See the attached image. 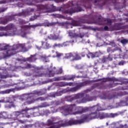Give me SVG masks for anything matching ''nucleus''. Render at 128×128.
Masks as SVG:
<instances>
[{
  "instance_id": "nucleus-54",
  "label": "nucleus",
  "mask_w": 128,
  "mask_h": 128,
  "mask_svg": "<svg viewBox=\"0 0 128 128\" xmlns=\"http://www.w3.org/2000/svg\"><path fill=\"white\" fill-rule=\"evenodd\" d=\"M84 36V34L83 32L80 33L79 34H76V38H82Z\"/></svg>"
},
{
  "instance_id": "nucleus-56",
  "label": "nucleus",
  "mask_w": 128,
  "mask_h": 128,
  "mask_svg": "<svg viewBox=\"0 0 128 128\" xmlns=\"http://www.w3.org/2000/svg\"><path fill=\"white\" fill-rule=\"evenodd\" d=\"M76 86V84L72 82H66V86Z\"/></svg>"
},
{
  "instance_id": "nucleus-29",
  "label": "nucleus",
  "mask_w": 128,
  "mask_h": 128,
  "mask_svg": "<svg viewBox=\"0 0 128 128\" xmlns=\"http://www.w3.org/2000/svg\"><path fill=\"white\" fill-rule=\"evenodd\" d=\"M115 82H122L124 84H128V79L124 78H115Z\"/></svg>"
},
{
  "instance_id": "nucleus-41",
  "label": "nucleus",
  "mask_w": 128,
  "mask_h": 128,
  "mask_svg": "<svg viewBox=\"0 0 128 128\" xmlns=\"http://www.w3.org/2000/svg\"><path fill=\"white\" fill-rule=\"evenodd\" d=\"M48 106H50V104H48L46 102H44L42 103L40 105H39L38 108H46Z\"/></svg>"
},
{
  "instance_id": "nucleus-61",
  "label": "nucleus",
  "mask_w": 128,
  "mask_h": 128,
  "mask_svg": "<svg viewBox=\"0 0 128 128\" xmlns=\"http://www.w3.org/2000/svg\"><path fill=\"white\" fill-rule=\"evenodd\" d=\"M46 98L44 97H39L36 99H35L36 102H38V100L44 101L46 100Z\"/></svg>"
},
{
  "instance_id": "nucleus-23",
  "label": "nucleus",
  "mask_w": 128,
  "mask_h": 128,
  "mask_svg": "<svg viewBox=\"0 0 128 128\" xmlns=\"http://www.w3.org/2000/svg\"><path fill=\"white\" fill-rule=\"evenodd\" d=\"M120 84L118 83H116V84H106L104 85H102V90H106V88H114L116 86Z\"/></svg>"
},
{
  "instance_id": "nucleus-36",
  "label": "nucleus",
  "mask_w": 128,
  "mask_h": 128,
  "mask_svg": "<svg viewBox=\"0 0 128 128\" xmlns=\"http://www.w3.org/2000/svg\"><path fill=\"white\" fill-rule=\"evenodd\" d=\"M88 52H89L88 50L87 49H86L84 52H81L80 54L82 56L83 58L86 56H87V58H90V56L88 55Z\"/></svg>"
},
{
  "instance_id": "nucleus-9",
  "label": "nucleus",
  "mask_w": 128,
  "mask_h": 128,
  "mask_svg": "<svg viewBox=\"0 0 128 128\" xmlns=\"http://www.w3.org/2000/svg\"><path fill=\"white\" fill-rule=\"evenodd\" d=\"M7 30L9 32H6L8 36H14L18 34V28L14 23H10L7 24Z\"/></svg>"
},
{
  "instance_id": "nucleus-6",
  "label": "nucleus",
  "mask_w": 128,
  "mask_h": 128,
  "mask_svg": "<svg viewBox=\"0 0 128 128\" xmlns=\"http://www.w3.org/2000/svg\"><path fill=\"white\" fill-rule=\"evenodd\" d=\"M98 118V112H92L90 114L84 116L83 118L80 120H76L74 118H71L72 120V126L74 124H84V122H88L91 120Z\"/></svg>"
},
{
  "instance_id": "nucleus-63",
  "label": "nucleus",
  "mask_w": 128,
  "mask_h": 128,
  "mask_svg": "<svg viewBox=\"0 0 128 128\" xmlns=\"http://www.w3.org/2000/svg\"><path fill=\"white\" fill-rule=\"evenodd\" d=\"M48 56L46 55L44 56H42L41 58H42V60H46V62H48Z\"/></svg>"
},
{
  "instance_id": "nucleus-18",
  "label": "nucleus",
  "mask_w": 128,
  "mask_h": 128,
  "mask_svg": "<svg viewBox=\"0 0 128 128\" xmlns=\"http://www.w3.org/2000/svg\"><path fill=\"white\" fill-rule=\"evenodd\" d=\"M74 108H76L75 104L65 106L66 112L68 114H70V112H72L74 110Z\"/></svg>"
},
{
  "instance_id": "nucleus-24",
  "label": "nucleus",
  "mask_w": 128,
  "mask_h": 128,
  "mask_svg": "<svg viewBox=\"0 0 128 128\" xmlns=\"http://www.w3.org/2000/svg\"><path fill=\"white\" fill-rule=\"evenodd\" d=\"M124 126L122 124H120L118 122H114L111 124V128H124Z\"/></svg>"
},
{
  "instance_id": "nucleus-55",
  "label": "nucleus",
  "mask_w": 128,
  "mask_h": 128,
  "mask_svg": "<svg viewBox=\"0 0 128 128\" xmlns=\"http://www.w3.org/2000/svg\"><path fill=\"white\" fill-rule=\"evenodd\" d=\"M120 42L122 44H128V40L126 38H124L123 40H120Z\"/></svg>"
},
{
  "instance_id": "nucleus-8",
  "label": "nucleus",
  "mask_w": 128,
  "mask_h": 128,
  "mask_svg": "<svg viewBox=\"0 0 128 128\" xmlns=\"http://www.w3.org/2000/svg\"><path fill=\"white\" fill-rule=\"evenodd\" d=\"M80 76H76L74 74L65 75L64 76L55 77L52 79L50 82H58L60 80H72L74 82V78H80Z\"/></svg>"
},
{
  "instance_id": "nucleus-53",
  "label": "nucleus",
  "mask_w": 128,
  "mask_h": 128,
  "mask_svg": "<svg viewBox=\"0 0 128 128\" xmlns=\"http://www.w3.org/2000/svg\"><path fill=\"white\" fill-rule=\"evenodd\" d=\"M96 106V111L98 112H100V110H102V107L98 105H96L95 106Z\"/></svg>"
},
{
  "instance_id": "nucleus-14",
  "label": "nucleus",
  "mask_w": 128,
  "mask_h": 128,
  "mask_svg": "<svg viewBox=\"0 0 128 128\" xmlns=\"http://www.w3.org/2000/svg\"><path fill=\"white\" fill-rule=\"evenodd\" d=\"M14 116L16 117V118H28L30 117V115L28 114V112H24V113L20 112H14Z\"/></svg>"
},
{
  "instance_id": "nucleus-4",
  "label": "nucleus",
  "mask_w": 128,
  "mask_h": 128,
  "mask_svg": "<svg viewBox=\"0 0 128 128\" xmlns=\"http://www.w3.org/2000/svg\"><path fill=\"white\" fill-rule=\"evenodd\" d=\"M96 16L94 14L90 15H85L78 20L73 21L70 23L73 26H82V24H88V20H95Z\"/></svg>"
},
{
  "instance_id": "nucleus-3",
  "label": "nucleus",
  "mask_w": 128,
  "mask_h": 128,
  "mask_svg": "<svg viewBox=\"0 0 128 128\" xmlns=\"http://www.w3.org/2000/svg\"><path fill=\"white\" fill-rule=\"evenodd\" d=\"M46 126H54L53 128H60L62 126H72V119L70 120H64L59 121L58 122H54L52 119H49L47 120Z\"/></svg>"
},
{
  "instance_id": "nucleus-25",
  "label": "nucleus",
  "mask_w": 128,
  "mask_h": 128,
  "mask_svg": "<svg viewBox=\"0 0 128 128\" xmlns=\"http://www.w3.org/2000/svg\"><path fill=\"white\" fill-rule=\"evenodd\" d=\"M36 54L30 55V57L26 58V62H34L36 60Z\"/></svg>"
},
{
  "instance_id": "nucleus-13",
  "label": "nucleus",
  "mask_w": 128,
  "mask_h": 128,
  "mask_svg": "<svg viewBox=\"0 0 128 128\" xmlns=\"http://www.w3.org/2000/svg\"><path fill=\"white\" fill-rule=\"evenodd\" d=\"M0 102H4V104L9 103L10 104L5 105L6 108H16V104H14V98H8L6 100H0Z\"/></svg>"
},
{
  "instance_id": "nucleus-28",
  "label": "nucleus",
  "mask_w": 128,
  "mask_h": 128,
  "mask_svg": "<svg viewBox=\"0 0 128 128\" xmlns=\"http://www.w3.org/2000/svg\"><path fill=\"white\" fill-rule=\"evenodd\" d=\"M41 44L42 46H43V48H46L47 50L50 48H52V46L48 42H45L44 41H42Z\"/></svg>"
},
{
  "instance_id": "nucleus-60",
  "label": "nucleus",
  "mask_w": 128,
  "mask_h": 128,
  "mask_svg": "<svg viewBox=\"0 0 128 128\" xmlns=\"http://www.w3.org/2000/svg\"><path fill=\"white\" fill-rule=\"evenodd\" d=\"M90 110L92 112H97L96 110V106L90 107Z\"/></svg>"
},
{
  "instance_id": "nucleus-59",
  "label": "nucleus",
  "mask_w": 128,
  "mask_h": 128,
  "mask_svg": "<svg viewBox=\"0 0 128 128\" xmlns=\"http://www.w3.org/2000/svg\"><path fill=\"white\" fill-rule=\"evenodd\" d=\"M102 62L103 64H104V62H108V58L106 56H103L102 60Z\"/></svg>"
},
{
  "instance_id": "nucleus-39",
  "label": "nucleus",
  "mask_w": 128,
  "mask_h": 128,
  "mask_svg": "<svg viewBox=\"0 0 128 128\" xmlns=\"http://www.w3.org/2000/svg\"><path fill=\"white\" fill-rule=\"evenodd\" d=\"M62 112V114L66 113V106L59 107L58 108H57V112Z\"/></svg>"
},
{
  "instance_id": "nucleus-22",
  "label": "nucleus",
  "mask_w": 128,
  "mask_h": 128,
  "mask_svg": "<svg viewBox=\"0 0 128 128\" xmlns=\"http://www.w3.org/2000/svg\"><path fill=\"white\" fill-rule=\"evenodd\" d=\"M108 118V114L104 112H98V113L97 118L100 120H104V118Z\"/></svg>"
},
{
  "instance_id": "nucleus-17",
  "label": "nucleus",
  "mask_w": 128,
  "mask_h": 128,
  "mask_svg": "<svg viewBox=\"0 0 128 128\" xmlns=\"http://www.w3.org/2000/svg\"><path fill=\"white\" fill-rule=\"evenodd\" d=\"M16 50H18L20 49L22 52H28V48L26 46V44H14V48H16Z\"/></svg>"
},
{
  "instance_id": "nucleus-52",
  "label": "nucleus",
  "mask_w": 128,
  "mask_h": 128,
  "mask_svg": "<svg viewBox=\"0 0 128 128\" xmlns=\"http://www.w3.org/2000/svg\"><path fill=\"white\" fill-rule=\"evenodd\" d=\"M52 48H62V44H56V43H55L52 46Z\"/></svg>"
},
{
  "instance_id": "nucleus-27",
  "label": "nucleus",
  "mask_w": 128,
  "mask_h": 128,
  "mask_svg": "<svg viewBox=\"0 0 128 128\" xmlns=\"http://www.w3.org/2000/svg\"><path fill=\"white\" fill-rule=\"evenodd\" d=\"M116 50H120V52L122 51V49L120 48H116L114 49L110 47H108L107 48V52H110V54H112V52H114Z\"/></svg>"
},
{
  "instance_id": "nucleus-31",
  "label": "nucleus",
  "mask_w": 128,
  "mask_h": 128,
  "mask_svg": "<svg viewBox=\"0 0 128 128\" xmlns=\"http://www.w3.org/2000/svg\"><path fill=\"white\" fill-rule=\"evenodd\" d=\"M72 60H82V57L80 56L76 52L73 53V56H72Z\"/></svg>"
},
{
  "instance_id": "nucleus-57",
  "label": "nucleus",
  "mask_w": 128,
  "mask_h": 128,
  "mask_svg": "<svg viewBox=\"0 0 128 128\" xmlns=\"http://www.w3.org/2000/svg\"><path fill=\"white\" fill-rule=\"evenodd\" d=\"M56 24V22H48L47 24V26H54Z\"/></svg>"
},
{
  "instance_id": "nucleus-32",
  "label": "nucleus",
  "mask_w": 128,
  "mask_h": 128,
  "mask_svg": "<svg viewBox=\"0 0 128 128\" xmlns=\"http://www.w3.org/2000/svg\"><path fill=\"white\" fill-rule=\"evenodd\" d=\"M11 116H12V118L13 120H18V122H20V124L24 123V120H20V118H22V117H20L19 118H16V116L14 115V112L11 115Z\"/></svg>"
},
{
  "instance_id": "nucleus-37",
  "label": "nucleus",
  "mask_w": 128,
  "mask_h": 128,
  "mask_svg": "<svg viewBox=\"0 0 128 128\" xmlns=\"http://www.w3.org/2000/svg\"><path fill=\"white\" fill-rule=\"evenodd\" d=\"M76 32V30H74V32L72 30H69L68 33V36H70L71 38H76V33H74Z\"/></svg>"
},
{
  "instance_id": "nucleus-38",
  "label": "nucleus",
  "mask_w": 128,
  "mask_h": 128,
  "mask_svg": "<svg viewBox=\"0 0 128 128\" xmlns=\"http://www.w3.org/2000/svg\"><path fill=\"white\" fill-rule=\"evenodd\" d=\"M74 42V40L67 41V42H64L62 44V48L66 47V46H70V44H72Z\"/></svg>"
},
{
  "instance_id": "nucleus-51",
  "label": "nucleus",
  "mask_w": 128,
  "mask_h": 128,
  "mask_svg": "<svg viewBox=\"0 0 128 128\" xmlns=\"http://www.w3.org/2000/svg\"><path fill=\"white\" fill-rule=\"evenodd\" d=\"M94 88H96V85L92 86L90 88L87 89L85 92H92V90H94Z\"/></svg>"
},
{
  "instance_id": "nucleus-33",
  "label": "nucleus",
  "mask_w": 128,
  "mask_h": 128,
  "mask_svg": "<svg viewBox=\"0 0 128 128\" xmlns=\"http://www.w3.org/2000/svg\"><path fill=\"white\" fill-rule=\"evenodd\" d=\"M40 70H42V68L40 67H36L34 68V72L37 76H42V74H40Z\"/></svg>"
},
{
  "instance_id": "nucleus-42",
  "label": "nucleus",
  "mask_w": 128,
  "mask_h": 128,
  "mask_svg": "<svg viewBox=\"0 0 128 128\" xmlns=\"http://www.w3.org/2000/svg\"><path fill=\"white\" fill-rule=\"evenodd\" d=\"M3 52H0V58H6V51L3 50Z\"/></svg>"
},
{
  "instance_id": "nucleus-45",
  "label": "nucleus",
  "mask_w": 128,
  "mask_h": 128,
  "mask_svg": "<svg viewBox=\"0 0 128 128\" xmlns=\"http://www.w3.org/2000/svg\"><path fill=\"white\" fill-rule=\"evenodd\" d=\"M126 94H128V92L126 91L120 92L117 93V96H126Z\"/></svg>"
},
{
  "instance_id": "nucleus-16",
  "label": "nucleus",
  "mask_w": 128,
  "mask_h": 128,
  "mask_svg": "<svg viewBox=\"0 0 128 128\" xmlns=\"http://www.w3.org/2000/svg\"><path fill=\"white\" fill-rule=\"evenodd\" d=\"M13 20L14 18L12 16H6L4 18H0V24L6 26V24H8L10 22H12V20Z\"/></svg>"
},
{
  "instance_id": "nucleus-44",
  "label": "nucleus",
  "mask_w": 128,
  "mask_h": 128,
  "mask_svg": "<svg viewBox=\"0 0 128 128\" xmlns=\"http://www.w3.org/2000/svg\"><path fill=\"white\" fill-rule=\"evenodd\" d=\"M72 56H73V53L70 52V53L65 54V56L64 58H66L67 60H68V58H72Z\"/></svg>"
},
{
  "instance_id": "nucleus-7",
  "label": "nucleus",
  "mask_w": 128,
  "mask_h": 128,
  "mask_svg": "<svg viewBox=\"0 0 128 128\" xmlns=\"http://www.w3.org/2000/svg\"><path fill=\"white\" fill-rule=\"evenodd\" d=\"M92 84L90 80H86L84 82L76 83V86L70 88H66L63 90V92H64L65 94L66 92H78V90H80L83 86H88V84Z\"/></svg>"
},
{
  "instance_id": "nucleus-48",
  "label": "nucleus",
  "mask_w": 128,
  "mask_h": 128,
  "mask_svg": "<svg viewBox=\"0 0 128 128\" xmlns=\"http://www.w3.org/2000/svg\"><path fill=\"white\" fill-rule=\"evenodd\" d=\"M62 68H60L58 70H56L54 74H62L63 72Z\"/></svg>"
},
{
  "instance_id": "nucleus-47",
  "label": "nucleus",
  "mask_w": 128,
  "mask_h": 128,
  "mask_svg": "<svg viewBox=\"0 0 128 128\" xmlns=\"http://www.w3.org/2000/svg\"><path fill=\"white\" fill-rule=\"evenodd\" d=\"M118 116V113H110V114H108V118H116V116Z\"/></svg>"
},
{
  "instance_id": "nucleus-58",
  "label": "nucleus",
  "mask_w": 128,
  "mask_h": 128,
  "mask_svg": "<svg viewBox=\"0 0 128 128\" xmlns=\"http://www.w3.org/2000/svg\"><path fill=\"white\" fill-rule=\"evenodd\" d=\"M38 26H42V24H36L31 25L30 28H36Z\"/></svg>"
},
{
  "instance_id": "nucleus-34",
  "label": "nucleus",
  "mask_w": 128,
  "mask_h": 128,
  "mask_svg": "<svg viewBox=\"0 0 128 128\" xmlns=\"http://www.w3.org/2000/svg\"><path fill=\"white\" fill-rule=\"evenodd\" d=\"M48 38L49 40H56L60 38L56 34H50Z\"/></svg>"
},
{
  "instance_id": "nucleus-43",
  "label": "nucleus",
  "mask_w": 128,
  "mask_h": 128,
  "mask_svg": "<svg viewBox=\"0 0 128 128\" xmlns=\"http://www.w3.org/2000/svg\"><path fill=\"white\" fill-rule=\"evenodd\" d=\"M96 52L92 53V52H88V54L92 58H98V54H96Z\"/></svg>"
},
{
  "instance_id": "nucleus-62",
  "label": "nucleus",
  "mask_w": 128,
  "mask_h": 128,
  "mask_svg": "<svg viewBox=\"0 0 128 128\" xmlns=\"http://www.w3.org/2000/svg\"><path fill=\"white\" fill-rule=\"evenodd\" d=\"M64 56V54L56 52V58H60V56Z\"/></svg>"
},
{
  "instance_id": "nucleus-49",
  "label": "nucleus",
  "mask_w": 128,
  "mask_h": 128,
  "mask_svg": "<svg viewBox=\"0 0 128 128\" xmlns=\"http://www.w3.org/2000/svg\"><path fill=\"white\" fill-rule=\"evenodd\" d=\"M54 74H56V73L52 70H50L48 74V78H51L52 76H54Z\"/></svg>"
},
{
  "instance_id": "nucleus-20",
  "label": "nucleus",
  "mask_w": 128,
  "mask_h": 128,
  "mask_svg": "<svg viewBox=\"0 0 128 128\" xmlns=\"http://www.w3.org/2000/svg\"><path fill=\"white\" fill-rule=\"evenodd\" d=\"M34 12V8H31L30 10L28 9L22 12V13L19 14L20 16H30V14H32V12Z\"/></svg>"
},
{
  "instance_id": "nucleus-21",
  "label": "nucleus",
  "mask_w": 128,
  "mask_h": 128,
  "mask_svg": "<svg viewBox=\"0 0 128 128\" xmlns=\"http://www.w3.org/2000/svg\"><path fill=\"white\" fill-rule=\"evenodd\" d=\"M99 20H100L101 22H101L100 23V24H108V26H112V20L110 19H103L102 20L100 18H98Z\"/></svg>"
},
{
  "instance_id": "nucleus-2",
  "label": "nucleus",
  "mask_w": 128,
  "mask_h": 128,
  "mask_svg": "<svg viewBox=\"0 0 128 128\" xmlns=\"http://www.w3.org/2000/svg\"><path fill=\"white\" fill-rule=\"evenodd\" d=\"M36 7L38 12H40L44 14L46 12H62V10H64V8L62 7H56L54 6V4H38L36 5Z\"/></svg>"
},
{
  "instance_id": "nucleus-10",
  "label": "nucleus",
  "mask_w": 128,
  "mask_h": 128,
  "mask_svg": "<svg viewBox=\"0 0 128 128\" xmlns=\"http://www.w3.org/2000/svg\"><path fill=\"white\" fill-rule=\"evenodd\" d=\"M14 44L12 46H10L8 45H6L4 46L2 50H5V53L6 54V57L8 58L13 54H16L18 51H16V48H14Z\"/></svg>"
},
{
  "instance_id": "nucleus-26",
  "label": "nucleus",
  "mask_w": 128,
  "mask_h": 128,
  "mask_svg": "<svg viewBox=\"0 0 128 128\" xmlns=\"http://www.w3.org/2000/svg\"><path fill=\"white\" fill-rule=\"evenodd\" d=\"M10 78L8 71L4 70L2 73L0 72V78Z\"/></svg>"
},
{
  "instance_id": "nucleus-11",
  "label": "nucleus",
  "mask_w": 128,
  "mask_h": 128,
  "mask_svg": "<svg viewBox=\"0 0 128 128\" xmlns=\"http://www.w3.org/2000/svg\"><path fill=\"white\" fill-rule=\"evenodd\" d=\"M22 2H24V4L28 6H34L36 4H38L40 2H46L48 0H54L56 2H64V0H21Z\"/></svg>"
},
{
  "instance_id": "nucleus-46",
  "label": "nucleus",
  "mask_w": 128,
  "mask_h": 128,
  "mask_svg": "<svg viewBox=\"0 0 128 128\" xmlns=\"http://www.w3.org/2000/svg\"><path fill=\"white\" fill-rule=\"evenodd\" d=\"M57 86L61 88H62L64 86H66V82H59L57 84Z\"/></svg>"
},
{
  "instance_id": "nucleus-35",
  "label": "nucleus",
  "mask_w": 128,
  "mask_h": 128,
  "mask_svg": "<svg viewBox=\"0 0 128 128\" xmlns=\"http://www.w3.org/2000/svg\"><path fill=\"white\" fill-rule=\"evenodd\" d=\"M88 110V108H83L81 110H78L75 112L74 114H84V112H86Z\"/></svg>"
},
{
  "instance_id": "nucleus-1",
  "label": "nucleus",
  "mask_w": 128,
  "mask_h": 128,
  "mask_svg": "<svg viewBox=\"0 0 128 128\" xmlns=\"http://www.w3.org/2000/svg\"><path fill=\"white\" fill-rule=\"evenodd\" d=\"M92 2L94 5L98 8H102L106 4L107 2H112L113 4H116L118 0H73V14L74 12H82L84 9L80 6H82V2H86V4L83 5L86 8V3ZM126 2V0H124Z\"/></svg>"
},
{
  "instance_id": "nucleus-5",
  "label": "nucleus",
  "mask_w": 128,
  "mask_h": 128,
  "mask_svg": "<svg viewBox=\"0 0 128 128\" xmlns=\"http://www.w3.org/2000/svg\"><path fill=\"white\" fill-rule=\"evenodd\" d=\"M46 93V89H42L40 90H35L32 92L31 93L28 94V96L26 97V100H27L24 102V106H27L28 104H32L36 102V99L34 98H36V96H44L45 94Z\"/></svg>"
},
{
  "instance_id": "nucleus-64",
  "label": "nucleus",
  "mask_w": 128,
  "mask_h": 128,
  "mask_svg": "<svg viewBox=\"0 0 128 128\" xmlns=\"http://www.w3.org/2000/svg\"><path fill=\"white\" fill-rule=\"evenodd\" d=\"M0 29L2 30L8 32V26L6 25V26H0Z\"/></svg>"
},
{
  "instance_id": "nucleus-19",
  "label": "nucleus",
  "mask_w": 128,
  "mask_h": 128,
  "mask_svg": "<svg viewBox=\"0 0 128 128\" xmlns=\"http://www.w3.org/2000/svg\"><path fill=\"white\" fill-rule=\"evenodd\" d=\"M100 80H102V82H116V77H108L106 78H103L102 79H98L95 80V82H100Z\"/></svg>"
},
{
  "instance_id": "nucleus-15",
  "label": "nucleus",
  "mask_w": 128,
  "mask_h": 128,
  "mask_svg": "<svg viewBox=\"0 0 128 128\" xmlns=\"http://www.w3.org/2000/svg\"><path fill=\"white\" fill-rule=\"evenodd\" d=\"M124 28H126V26L122 25L120 23H116L110 28L112 32L120 30H124Z\"/></svg>"
},
{
  "instance_id": "nucleus-40",
  "label": "nucleus",
  "mask_w": 128,
  "mask_h": 128,
  "mask_svg": "<svg viewBox=\"0 0 128 128\" xmlns=\"http://www.w3.org/2000/svg\"><path fill=\"white\" fill-rule=\"evenodd\" d=\"M0 116L1 118H8V114L6 112H0Z\"/></svg>"
},
{
  "instance_id": "nucleus-50",
  "label": "nucleus",
  "mask_w": 128,
  "mask_h": 128,
  "mask_svg": "<svg viewBox=\"0 0 128 128\" xmlns=\"http://www.w3.org/2000/svg\"><path fill=\"white\" fill-rule=\"evenodd\" d=\"M75 68H76V70H82V68H84V66L81 64H77L75 66Z\"/></svg>"
},
{
  "instance_id": "nucleus-30",
  "label": "nucleus",
  "mask_w": 128,
  "mask_h": 128,
  "mask_svg": "<svg viewBox=\"0 0 128 128\" xmlns=\"http://www.w3.org/2000/svg\"><path fill=\"white\" fill-rule=\"evenodd\" d=\"M96 98L95 96H90V95L88 94H86V98H83L82 99V102H84V100H85L86 102H90L91 100H94Z\"/></svg>"
},
{
  "instance_id": "nucleus-12",
  "label": "nucleus",
  "mask_w": 128,
  "mask_h": 128,
  "mask_svg": "<svg viewBox=\"0 0 128 128\" xmlns=\"http://www.w3.org/2000/svg\"><path fill=\"white\" fill-rule=\"evenodd\" d=\"M84 93H78L72 96H67L64 97V100L66 102H72L76 100H78V98H84Z\"/></svg>"
}]
</instances>
